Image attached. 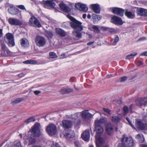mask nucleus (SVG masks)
<instances>
[{"mask_svg": "<svg viewBox=\"0 0 147 147\" xmlns=\"http://www.w3.org/2000/svg\"><path fill=\"white\" fill-rule=\"evenodd\" d=\"M28 136H25L24 138L25 141L28 142V145H33L36 142L35 139L31 137H38L41 135L40 130V125L39 123H36L31 127V129L28 132Z\"/></svg>", "mask_w": 147, "mask_h": 147, "instance_id": "nucleus-1", "label": "nucleus"}, {"mask_svg": "<svg viewBox=\"0 0 147 147\" xmlns=\"http://www.w3.org/2000/svg\"><path fill=\"white\" fill-rule=\"evenodd\" d=\"M94 131L96 132V145L98 146V142L100 143H103L104 142V139L101 137V136L104 131V129L101 126H95Z\"/></svg>", "mask_w": 147, "mask_h": 147, "instance_id": "nucleus-2", "label": "nucleus"}, {"mask_svg": "<svg viewBox=\"0 0 147 147\" xmlns=\"http://www.w3.org/2000/svg\"><path fill=\"white\" fill-rule=\"evenodd\" d=\"M67 17L72 21L70 23L72 28L79 31L83 30V27L81 25V22L76 20L70 15H68Z\"/></svg>", "mask_w": 147, "mask_h": 147, "instance_id": "nucleus-3", "label": "nucleus"}, {"mask_svg": "<svg viewBox=\"0 0 147 147\" xmlns=\"http://www.w3.org/2000/svg\"><path fill=\"white\" fill-rule=\"evenodd\" d=\"M122 144H119L118 147H126L123 144L127 147H132L134 144V141L131 137H126L123 135L121 140Z\"/></svg>", "mask_w": 147, "mask_h": 147, "instance_id": "nucleus-4", "label": "nucleus"}, {"mask_svg": "<svg viewBox=\"0 0 147 147\" xmlns=\"http://www.w3.org/2000/svg\"><path fill=\"white\" fill-rule=\"evenodd\" d=\"M46 131L49 135L53 136L56 134L57 133V127L54 124L50 123L47 126Z\"/></svg>", "mask_w": 147, "mask_h": 147, "instance_id": "nucleus-5", "label": "nucleus"}, {"mask_svg": "<svg viewBox=\"0 0 147 147\" xmlns=\"http://www.w3.org/2000/svg\"><path fill=\"white\" fill-rule=\"evenodd\" d=\"M4 40L10 47H12L14 46V37L12 34L8 33L4 37Z\"/></svg>", "mask_w": 147, "mask_h": 147, "instance_id": "nucleus-6", "label": "nucleus"}, {"mask_svg": "<svg viewBox=\"0 0 147 147\" xmlns=\"http://www.w3.org/2000/svg\"><path fill=\"white\" fill-rule=\"evenodd\" d=\"M35 41L36 45L39 47L44 46L46 42V40L44 37L39 36L36 37Z\"/></svg>", "mask_w": 147, "mask_h": 147, "instance_id": "nucleus-7", "label": "nucleus"}, {"mask_svg": "<svg viewBox=\"0 0 147 147\" xmlns=\"http://www.w3.org/2000/svg\"><path fill=\"white\" fill-rule=\"evenodd\" d=\"M29 24L31 26L35 27L40 28L41 27V25L39 21L35 17L32 16L30 18L29 22Z\"/></svg>", "mask_w": 147, "mask_h": 147, "instance_id": "nucleus-8", "label": "nucleus"}, {"mask_svg": "<svg viewBox=\"0 0 147 147\" xmlns=\"http://www.w3.org/2000/svg\"><path fill=\"white\" fill-rule=\"evenodd\" d=\"M6 5L9 7L8 10L10 14L14 15H17L19 13L20 10L17 8H15L13 5L7 4Z\"/></svg>", "mask_w": 147, "mask_h": 147, "instance_id": "nucleus-9", "label": "nucleus"}, {"mask_svg": "<svg viewBox=\"0 0 147 147\" xmlns=\"http://www.w3.org/2000/svg\"><path fill=\"white\" fill-rule=\"evenodd\" d=\"M1 54L4 56H7L9 54V51L7 48L3 41H1Z\"/></svg>", "mask_w": 147, "mask_h": 147, "instance_id": "nucleus-10", "label": "nucleus"}, {"mask_svg": "<svg viewBox=\"0 0 147 147\" xmlns=\"http://www.w3.org/2000/svg\"><path fill=\"white\" fill-rule=\"evenodd\" d=\"M8 22L10 24L13 25L20 26L22 24L20 20L15 18H9L8 19Z\"/></svg>", "mask_w": 147, "mask_h": 147, "instance_id": "nucleus-11", "label": "nucleus"}, {"mask_svg": "<svg viewBox=\"0 0 147 147\" xmlns=\"http://www.w3.org/2000/svg\"><path fill=\"white\" fill-rule=\"evenodd\" d=\"M112 12L114 14L123 16L124 12V10L123 9L118 7H113L110 8Z\"/></svg>", "mask_w": 147, "mask_h": 147, "instance_id": "nucleus-12", "label": "nucleus"}, {"mask_svg": "<svg viewBox=\"0 0 147 147\" xmlns=\"http://www.w3.org/2000/svg\"><path fill=\"white\" fill-rule=\"evenodd\" d=\"M76 8L81 11L86 12L87 11L88 8L86 5L80 3L76 4L75 5Z\"/></svg>", "mask_w": 147, "mask_h": 147, "instance_id": "nucleus-13", "label": "nucleus"}, {"mask_svg": "<svg viewBox=\"0 0 147 147\" xmlns=\"http://www.w3.org/2000/svg\"><path fill=\"white\" fill-rule=\"evenodd\" d=\"M107 121V119L103 117L99 119H96L94 121L95 126H101L103 124L105 123Z\"/></svg>", "mask_w": 147, "mask_h": 147, "instance_id": "nucleus-14", "label": "nucleus"}, {"mask_svg": "<svg viewBox=\"0 0 147 147\" xmlns=\"http://www.w3.org/2000/svg\"><path fill=\"white\" fill-rule=\"evenodd\" d=\"M145 98L143 97L138 99L136 101V105L139 106H145L146 105L147 101L145 100Z\"/></svg>", "mask_w": 147, "mask_h": 147, "instance_id": "nucleus-15", "label": "nucleus"}, {"mask_svg": "<svg viewBox=\"0 0 147 147\" xmlns=\"http://www.w3.org/2000/svg\"><path fill=\"white\" fill-rule=\"evenodd\" d=\"M83 118L87 119L90 118L92 117V115L88 112V110H85L82 112L80 113Z\"/></svg>", "mask_w": 147, "mask_h": 147, "instance_id": "nucleus-16", "label": "nucleus"}, {"mask_svg": "<svg viewBox=\"0 0 147 147\" xmlns=\"http://www.w3.org/2000/svg\"><path fill=\"white\" fill-rule=\"evenodd\" d=\"M111 21L113 23L115 24L121 25L123 24L121 19L115 16H114L112 18Z\"/></svg>", "mask_w": 147, "mask_h": 147, "instance_id": "nucleus-17", "label": "nucleus"}, {"mask_svg": "<svg viewBox=\"0 0 147 147\" xmlns=\"http://www.w3.org/2000/svg\"><path fill=\"white\" fill-rule=\"evenodd\" d=\"M45 7L49 8V7H54L55 5V3L52 0H47L44 2Z\"/></svg>", "mask_w": 147, "mask_h": 147, "instance_id": "nucleus-18", "label": "nucleus"}, {"mask_svg": "<svg viewBox=\"0 0 147 147\" xmlns=\"http://www.w3.org/2000/svg\"><path fill=\"white\" fill-rule=\"evenodd\" d=\"M106 131L109 135H111L113 132V125L110 123L107 124L106 126Z\"/></svg>", "mask_w": 147, "mask_h": 147, "instance_id": "nucleus-19", "label": "nucleus"}, {"mask_svg": "<svg viewBox=\"0 0 147 147\" xmlns=\"http://www.w3.org/2000/svg\"><path fill=\"white\" fill-rule=\"evenodd\" d=\"M81 137L84 140L88 141L90 138V134L88 130H85L82 134Z\"/></svg>", "mask_w": 147, "mask_h": 147, "instance_id": "nucleus-20", "label": "nucleus"}, {"mask_svg": "<svg viewBox=\"0 0 147 147\" xmlns=\"http://www.w3.org/2000/svg\"><path fill=\"white\" fill-rule=\"evenodd\" d=\"M62 123L63 127L65 129L69 128L71 127V122L69 120H63Z\"/></svg>", "mask_w": 147, "mask_h": 147, "instance_id": "nucleus-21", "label": "nucleus"}, {"mask_svg": "<svg viewBox=\"0 0 147 147\" xmlns=\"http://www.w3.org/2000/svg\"><path fill=\"white\" fill-rule=\"evenodd\" d=\"M92 9L94 12L97 13L100 12V9L99 5L97 4H92L90 5Z\"/></svg>", "mask_w": 147, "mask_h": 147, "instance_id": "nucleus-22", "label": "nucleus"}, {"mask_svg": "<svg viewBox=\"0 0 147 147\" xmlns=\"http://www.w3.org/2000/svg\"><path fill=\"white\" fill-rule=\"evenodd\" d=\"M137 13L140 16H144L147 17V10L142 8H138Z\"/></svg>", "mask_w": 147, "mask_h": 147, "instance_id": "nucleus-23", "label": "nucleus"}, {"mask_svg": "<svg viewBox=\"0 0 147 147\" xmlns=\"http://www.w3.org/2000/svg\"><path fill=\"white\" fill-rule=\"evenodd\" d=\"M20 43L22 46L23 47H27L29 46L28 41L25 38H23L20 40Z\"/></svg>", "mask_w": 147, "mask_h": 147, "instance_id": "nucleus-24", "label": "nucleus"}, {"mask_svg": "<svg viewBox=\"0 0 147 147\" xmlns=\"http://www.w3.org/2000/svg\"><path fill=\"white\" fill-rule=\"evenodd\" d=\"M60 7L62 10L66 12H69L71 10V9L65 4L61 3L59 4Z\"/></svg>", "mask_w": 147, "mask_h": 147, "instance_id": "nucleus-25", "label": "nucleus"}, {"mask_svg": "<svg viewBox=\"0 0 147 147\" xmlns=\"http://www.w3.org/2000/svg\"><path fill=\"white\" fill-rule=\"evenodd\" d=\"M80 115V113H77L74 114L70 115H66V117L67 118L76 119H77Z\"/></svg>", "mask_w": 147, "mask_h": 147, "instance_id": "nucleus-26", "label": "nucleus"}, {"mask_svg": "<svg viewBox=\"0 0 147 147\" xmlns=\"http://www.w3.org/2000/svg\"><path fill=\"white\" fill-rule=\"evenodd\" d=\"M136 124L137 127L139 129H143L144 128L145 126L144 125L139 119H137L136 120Z\"/></svg>", "mask_w": 147, "mask_h": 147, "instance_id": "nucleus-27", "label": "nucleus"}, {"mask_svg": "<svg viewBox=\"0 0 147 147\" xmlns=\"http://www.w3.org/2000/svg\"><path fill=\"white\" fill-rule=\"evenodd\" d=\"M56 33L62 37H64L66 35V32L62 30L59 28L56 29Z\"/></svg>", "mask_w": 147, "mask_h": 147, "instance_id": "nucleus-28", "label": "nucleus"}, {"mask_svg": "<svg viewBox=\"0 0 147 147\" xmlns=\"http://www.w3.org/2000/svg\"><path fill=\"white\" fill-rule=\"evenodd\" d=\"M80 31H74L72 33L73 36H75L77 38L80 39L82 38V34Z\"/></svg>", "mask_w": 147, "mask_h": 147, "instance_id": "nucleus-29", "label": "nucleus"}, {"mask_svg": "<svg viewBox=\"0 0 147 147\" xmlns=\"http://www.w3.org/2000/svg\"><path fill=\"white\" fill-rule=\"evenodd\" d=\"M125 14L128 18H133L135 16L134 13H131L127 11H126L125 12Z\"/></svg>", "mask_w": 147, "mask_h": 147, "instance_id": "nucleus-30", "label": "nucleus"}, {"mask_svg": "<svg viewBox=\"0 0 147 147\" xmlns=\"http://www.w3.org/2000/svg\"><path fill=\"white\" fill-rule=\"evenodd\" d=\"M24 63L26 64H37V61L34 60H28L23 62Z\"/></svg>", "mask_w": 147, "mask_h": 147, "instance_id": "nucleus-31", "label": "nucleus"}, {"mask_svg": "<svg viewBox=\"0 0 147 147\" xmlns=\"http://www.w3.org/2000/svg\"><path fill=\"white\" fill-rule=\"evenodd\" d=\"M136 138L138 139L141 143H142L144 140V138L142 134H139L137 135Z\"/></svg>", "mask_w": 147, "mask_h": 147, "instance_id": "nucleus-32", "label": "nucleus"}, {"mask_svg": "<svg viewBox=\"0 0 147 147\" xmlns=\"http://www.w3.org/2000/svg\"><path fill=\"white\" fill-rule=\"evenodd\" d=\"M64 135L67 137L73 138L75 136L74 133L73 131H70L69 132L65 133Z\"/></svg>", "mask_w": 147, "mask_h": 147, "instance_id": "nucleus-33", "label": "nucleus"}, {"mask_svg": "<svg viewBox=\"0 0 147 147\" xmlns=\"http://www.w3.org/2000/svg\"><path fill=\"white\" fill-rule=\"evenodd\" d=\"M120 119V117L118 116H113L111 119L112 121L114 122H117Z\"/></svg>", "mask_w": 147, "mask_h": 147, "instance_id": "nucleus-34", "label": "nucleus"}, {"mask_svg": "<svg viewBox=\"0 0 147 147\" xmlns=\"http://www.w3.org/2000/svg\"><path fill=\"white\" fill-rule=\"evenodd\" d=\"M90 28L91 30H93L95 32L98 33L100 32L98 27L96 26L93 25Z\"/></svg>", "mask_w": 147, "mask_h": 147, "instance_id": "nucleus-35", "label": "nucleus"}, {"mask_svg": "<svg viewBox=\"0 0 147 147\" xmlns=\"http://www.w3.org/2000/svg\"><path fill=\"white\" fill-rule=\"evenodd\" d=\"M137 55V52H135L133 53H132L127 56L125 57V59H127L133 58L134 57L136 56Z\"/></svg>", "mask_w": 147, "mask_h": 147, "instance_id": "nucleus-36", "label": "nucleus"}, {"mask_svg": "<svg viewBox=\"0 0 147 147\" xmlns=\"http://www.w3.org/2000/svg\"><path fill=\"white\" fill-rule=\"evenodd\" d=\"M35 121V119L34 117H30L28 119L25 120L24 122L27 124L30 123L34 122Z\"/></svg>", "mask_w": 147, "mask_h": 147, "instance_id": "nucleus-37", "label": "nucleus"}, {"mask_svg": "<svg viewBox=\"0 0 147 147\" xmlns=\"http://www.w3.org/2000/svg\"><path fill=\"white\" fill-rule=\"evenodd\" d=\"M22 99L21 98H16L15 100L11 102V104L14 105L20 102L22 100Z\"/></svg>", "mask_w": 147, "mask_h": 147, "instance_id": "nucleus-38", "label": "nucleus"}, {"mask_svg": "<svg viewBox=\"0 0 147 147\" xmlns=\"http://www.w3.org/2000/svg\"><path fill=\"white\" fill-rule=\"evenodd\" d=\"M45 34L46 36L49 38H51L53 35V33L50 31H46Z\"/></svg>", "mask_w": 147, "mask_h": 147, "instance_id": "nucleus-39", "label": "nucleus"}, {"mask_svg": "<svg viewBox=\"0 0 147 147\" xmlns=\"http://www.w3.org/2000/svg\"><path fill=\"white\" fill-rule=\"evenodd\" d=\"M49 56L51 58H55L57 57L56 54L54 52H51L49 53Z\"/></svg>", "mask_w": 147, "mask_h": 147, "instance_id": "nucleus-40", "label": "nucleus"}, {"mask_svg": "<svg viewBox=\"0 0 147 147\" xmlns=\"http://www.w3.org/2000/svg\"><path fill=\"white\" fill-rule=\"evenodd\" d=\"M11 147H21L20 143V142H15Z\"/></svg>", "mask_w": 147, "mask_h": 147, "instance_id": "nucleus-41", "label": "nucleus"}, {"mask_svg": "<svg viewBox=\"0 0 147 147\" xmlns=\"http://www.w3.org/2000/svg\"><path fill=\"white\" fill-rule=\"evenodd\" d=\"M100 19V17L99 15H96L93 19V21L94 22L98 21Z\"/></svg>", "mask_w": 147, "mask_h": 147, "instance_id": "nucleus-42", "label": "nucleus"}, {"mask_svg": "<svg viewBox=\"0 0 147 147\" xmlns=\"http://www.w3.org/2000/svg\"><path fill=\"white\" fill-rule=\"evenodd\" d=\"M123 113L124 115L127 114L129 112L128 107L126 106H124L123 108Z\"/></svg>", "mask_w": 147, "mask_h": 147, "instance_id": "nucleus-43", "label": "nucleus"}, {"mask_svg": "<svg viewBox=\"0 0 147 147\" xmlns=\"http://www.w3.org/2000/svg\"><path fill=\"white\" fill-rule=\"evenodd\" d=\"M119 40V38L118 36L117 35H115L113 42V45H116L117 42Z\"/></svg>", "mask_w": 147, "mask_h": 147, "instance_id": "nucleus-44", "label": "nucleus"}, {"mask_svg": "<svg viewBox=\"0 0 147 147\" xmlns=\"http://www.w3.org/2000/svg\"><path fill=\"white\" fill-rule=\"evenodd\" d=\"M98 142V146H97L96 145V146L97 147H108V146L107 145H106V146H105L104 144H103L104 143L105 141L103 143H99V142Z\"/></svg>", "mask_w": 147, "mask_h": 147, "instance_id": "nucleus-45", "label": "nucleus"}, {"mask_svg": "<svg viewBox=\"0 0 147 147\" xmlns=\"http://www.w3.org/2000/svg\"><path fill=\"white\" fill-rule=\"evenodd\" d=\"M51 147H61L57 143H53L51 146Z\"/></svg>", "mask_w": 147, "mask_h": 147, "instance_id": "nucleus-46", "label": "nucleus"}, {"mask_svg": "<svg viewBox=\"0 0 147 147\" xmlns=\"http://www.w3.org/2000/svg\"><path fill=\"white\" fill-rule=\"evenodd\" d=\"M127 77L126 76L120 78V82H124L127 80Z\"/></svg>", "mask_w": 147, "mask_h": 147, "instance_id": "nucleus-47", "label": "nucleus"}, {"mask_svg": "<svg viewBox=\"0 0 147 147\" xmlns=\"http://www.w3.org/2000/svg\"><path fill=\"white\" fill-rule=\"evenodd\" d=\"M17 7L19 8L22 10H25L26 11L24 6L23 5H18L17 6Z\"/></svg>", "mask_w": 147, "mask_h": 147, "instance_id": "nucleus-48", "label": "nucleus"}, {"mask_svg": "<svg viewBox=\"0 0 147 147\" xmlns=\"http://www.w3.org/2000/svg\"><path fill=\"white\" fill-rule=\"evenodd\" d=\"M103 109L104 111L107 113L108 114H111V113H110L111 111L109 109L104 108H103Z\"/></svg>", "mask_w": 147, "mask_h": 147, "instance_id": "nucleus-49", "label": "nucleus"}, {"mask_svg": "<svg viewBox=\"0 0 147 147\" xmlns=\"http://www.w3.org/2000/svg\"><path fill=\"white\" fill-rule=\"evenodd\" d=\"M74 144L77 147H80V144L78 141H75L74 142Z\"/></svg>", "mask_w": 147, "mask_h": 147, "instance_id": "nucleus-50", "label": "nucleus"}, {"mask_svg": "<svg viewBox=\"0 0 147 147\" xmlns=\"http://www.w3.org/2000/svg\"><path fill=\"white\" fill-rule=\"evenodd\" d=\"M66 91L67 93H69L71 92H72V90L70 88H66Z\"/></svg>", "mask_w": 147, "mask_h": 147, "instance_id": "nucleus-51", "label": "nucleus"}, {"mask_svg": "<svg viewBox=\"0 0 147 147\" xmlns=\"http://www.w3.org/2000/svg\"><path fill=\"white\" fill-rule=\"evenodd\" d=\"M66 88L61 89L60 90V92L62 94H65L67 93Z\"/></svg>", "mask_w": 147, "mask_h": 147, "instance_id": "nucleus-52", "label": "nucleus"}, {"mask_svg": "<svg viewBox=\"0 0 147 147\" xmlns=\"http://www.w3.org/2000/svg\"><path fill=\"white\" fill-rule=\"evenodd\" d=\"M126 120L128 121V122L129 123V124L133 128H134V126L132 125V124L131 123V121L129 120V118L128 117H126Z\"/></svg>", "mask_w": 147, "mask_h": 147, "instance_id": "nucleus-53", "label": "nucleus"}, {"mask_svg": "<svg viewBox=\"0 0 147 147\" xmlns=\"http://www.w3.org/2000/svg\"><path fill=\"white\" fill-rule=\"evenodd\" d=\"M41 93V91L39 90H36L34 91V93L35 94L38 95Z\"/></svg>", "mask_w": 147, "mask_h": 147, "instance_id": "nucleus-54", "label": "nucleus"}, {"mask_svg": "<svg viewBox=\"0 0 147 147\" xmlns=\"http://www.w3.org/2000/svg\"><path fill=\"white\" fill-rule=\"evenodd\" d=\"M140 56H147V51H145L141 53Z\"/></svg>", "mask_w": 147, "mask_h": 147, "instance_id": "nucleus-55", "label": "nucleus"}, {"mask_svg": "<svg viewBox=\"0 0 147 147\" xmlns=\"http://www.w3.org/2000/svg\"><path fill=\"white\" fill-rule=\"evenodd\" d=\"M143 64V63L141 61H138L137 63V65L138 66H139L142 65Z\"/></svg>", "mask_w": 147, "mask_h": 147, "instance_id": "nucleus-56", "label": "nucleus"}, {"mask_svg": "<svg viewBox=\"0 0 147 147\" xmlns=\"http://www.w3.org/2000/svg\"><path fill=\"white\" fill-rule=\"evenodd\" d=\"M61 58L63 59L66 57L65 54L64 53H62L61 55Z\"/></svg>", "mask_w": 147, "mask_h": 147, "instance_id": "nucleus-57", "label": "nucleus"}, {"mask_svg": "<svg viewBox=\"0 0 147 147\" xmlns=\"http://www.w3.org/2000/svg\"><path fill=\"white\" fill-rule=\"evenodd\" d=\"M133 105H131L129 106V109H130V111L131 113L132 112V108L133 107Z\"/></svg>", "mask_w": 147, "mask_h": 147, "instance_id": "nucleus-58", "label": "nucleus"}, {"mask_svg": "<svg viewBox=\"0 0 147 147\" xmlns=\"http://www.w3.org/2000/svg\"><path fill=\"white\" fill-rule=\"evenodd\" d=\"M25 74L22 73L19 74L18 75L19 77H22L24 76Z\"/></svg>", "mask_w": 147, "mask_h": 147, "instance_id": "nucleus-59", "label": "nucleus"}, {"mask_svg": "<svg viewBox=\"0 0 147 147\" xmlns=\"http://www.w3.org/2000/svg\"><path fill=\"white\" fill-rule=\"evenodd\" d=\"M140 147H147V145L146 144H141L140 145Z\"/></svg>", "mask_w": 147, "mask_h": 147, "instance_id": "nucleus-60", "label": "nucleus"}, {"mask_svg": "<svg viewBox=\"0 0 147 147\" xmlns=\"http://www.w3.org/2000/svg\"><path fill=\"white\" fill-rule=\"evenodd\" d=\"M2 30L0 29V37L2 36Z\"/></svg>", "mask_w": 147, "mask_h": 147, "instance_id": "nucleus-61", "label": "nucleus"}, {"mask_svg": "<svg viewBox=\"0 0 147 147\" xmlns=\"http://www.w3.org/2000/svg\"><path fill=\"white\" fill-rule=\"evenodd\" d=\"M94 43V42H90L87 43V45H90Z\"/></svg>", "mask_w": 147, "mask_h": 147, "instance_id": "nucleus-62", "label": "nucleus"}, {"mask_svg": "<svg viewBox=\"0 0 147 147\" xmlns=\"http://www.w3.org/2000/svg\"><path fill=\"white\" fill-rule=\"evenodd\" d=\"M86 16V14H84L82 16V18L84 19H85Z\"/></svg>", "mask_w": 147, "mask_h": 147, "instance_id": "nucleus-63", "label": "nucleus"}, {"mask_svg": "<svg viewBox=\"0 0 147 147\" xmlns=\"http://www.w3.org/2000/svg\"><path fill=\"white\" fill-rule=\"evenodd\" d=\"M87 18L88 19H90L91 18V16L90 14H88L87 16Z\"/></svg>", "mask_w": 147, "mask_h": 147, "instance_id": "nucleus-64", "label": "nucleus"}]
</instances>
